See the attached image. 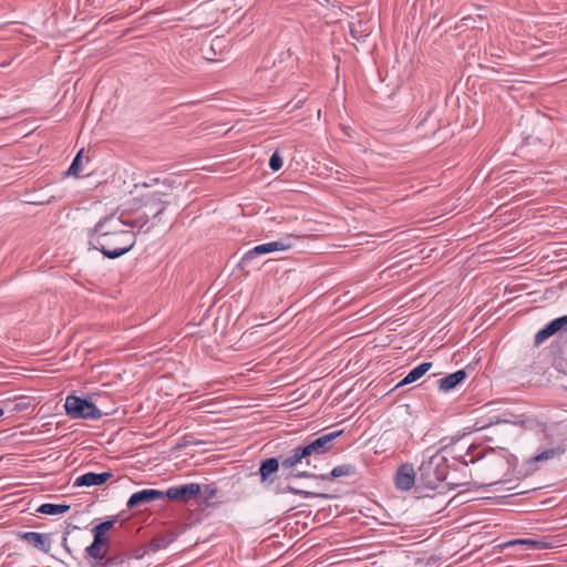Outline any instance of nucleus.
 I'll use <instances>...</instances> for the list:
<instances>
[{
  "mask_svg": "<svg viewBox=\"0 0 567 567\" xmlns=\"http://www.w3.org/2000/svg\"><path fill=\"white\" fill-rule=\"evenodd\" d=\"M447 472V458L442 452L431 454L427 450L423 453L419 466V481L424 487L429 489L437 488L446 480Z\"/></svg>",
  "mask_w": 567,
  "mask_h": 567,
  "instance_id": "obj_3",
  "label": "nucleus"
},
{
  "mask_svg": "<svg viewBox=\"0 0 567 567\" xmlns=\"http://www.w3.org/2000/svg\"><path fill=\"white\" fill-rule=\"evenodd\" d=\"M290 476L308 478V477H312L313 475L307 471H302V472H298L297 474H289V475H287V478H289Z\"/></svg>",
  "mask_w": 567,
  "mask_h": 567,
  "instance_id": "obj_35",
  "label": "nucleus"
},
{
  "mask_svg": "<svg viewBox=\"0 0 567 567\" xmlns=\"http://www.w3.org/2000/svg\"><path fill=\"white\" fill-rule=\"evenodd\" d=\"M166 196L167 194L162 190L148 192L147 194L142 195L138 199V207L136 209H131L140 213L138 209L145 207L150 210H155L153 217L158 218L168 205V202L165 199Z\"/></svg>",
  "mask_w": 567,
  "mask_h": 567,
  "instance_id": "obj_6",
  "label": "nucleus"
},
{
  "mask_svg": "<svg viewBox=\"0 0 567 567\" xmlns=\"http://www.w3.org/2000/svg\"><path fill=\"white\" fill-rule=\"evenodd\" d=\"M110 477H112L111 472H89L78 476L74 481V486H100L104 484Z\"/></svg>",
  "mask_w": 567,
  "mask_h": 567,
  "instance_id": "obj_12",
  "label": "nucleus"
},
{
  "mask_svg": "<svg viewBox=\"0 0 567 567\" xmlns=\"http://www.w3.org/2000/svg\"><path fill=\"white\" fill-rule=\"evenodd\" d=\"M280 466V462L276 457H270L261 462L259 467V475L262 483L269 481L270 476L275 474Z\"/></svg>",
  "mask_w": 567,
  "mask_h": 567,
  "instance_id": "obj_15",
  "label": "nucleus"
},
{
  "mask_svg": "<svg viewBox=\"0 0 567 567\" xmlns=\"http://www.w3.org/2000/svg\"><path fill=\"white\" fill-rule=\"evenodd\" d=\"M83 151H80L76 156L74 157L73 162L71 163L70 167L68 168L66 174L69 176H78V174L82 171L80 162Z\"/></svg>",
  "mask_w": 567,
  "mask_h": 567,
  "instance_id": "obj_22",
  "label": "nucleus"
},
{
  "mask_svg": "<svg viewBox=\"0 0 567 567\" xmlns=\"http://www.w3.org/2000/svg\"><path fill=\"white\" fill-rule=\"evenodd\" d=\"M564 452H565V450L559 446L547 449V450L538 453L537 455L533 456L529 460V463H537V462H545V461L554 460V458L561 456L564 454Z\"/></svg>",
  "mask_w": 567,
  "mask_h": 567,
  "instance_id": "obj_18",
  "label": "nucleus"
},
{
  "mask_svg": "<svg viewBox=\"0 0 567 567\" xmlns=\"http://www.w3.org/2000/svg\"><path fill=\"white\" fill-rule=\"evenodd\" d=\"M432 368L431 362H423L413 368L398 384L396 388L411 384L421 379Z\"/></svg>",
  "mask_w": 567,
  "mask_h": 567,
  "instance_id": "obj_14",
  "label": "nucleus"
},
{
  "mask_svg": "<svg viewBox=\"0 0 567 567\" xmlns=\"http://www.w3.org/2000/svg\"><path fill=\"white\" fill-rule=\"evenodd\" d=\"M93 532V536H94V539H93V543L97 544V545H106L107 544V537L105 536V534L96 530L95 528L92 529Z\"/></svg>",
  "mask_w": 567,
  "mask_h": 567,
  "instance_id": "obj_26",
  "label": "nucleus"
},
{
  "mask_svg": "<svg viewBox=\"0 0 567 567\" xmlns=\"http://www.w3.org/2000/svg\"><path fill=\"white\" fill-rule=\"evenodd\" d=\"M558 331H559V329L557 327L556 319H554L535 334V343L539 344V343L544 342L546 339L554 336Z\"/></svg>",
  "mask_w": 567,
  "mask_h": 567,
  "instance_id": "obj_19",
  "label": "nucleus"
},
{
  "mask_svg": "<svg viewBox=\"0 0 567 567\" xmlns=\"http://www.w3.org/2000/svg\"><path fill=\"white\" fill-rule=\"evenodd\" d=\"M446 485H449L450 487L454 488V487H457V486H461V485H464L463 483H451V482H447Z\"/></svg>",
  "mask_w": 567,
  "mask_h": 567,
  "instance_id": "obj_37",
  "label": "nucleus"
},
{
  "mask_svg": "<svg viewBox=\"0 0 567 567\" xmlns=\"http://www.w3.org/2000/svg\"><path fill=\"white\" fill-rule=\"evenodd\" d=\"M56 406V402H48L40 408L38 412H43V416L49 414Z\"/></svg>",
  "mask_w": 567,
  "mask_h": 567,
  "instance_id": "obj_31",
  "label": "nucleus"
},
{
  "mask_svg": "<svg viewBox=\"0 0 567 567\" xmlns=\"http://www.w3.org/2000/svg\"><path fill=\"white\" fill-rule=\"evenodd\" d=\"M85 553L90 559L91 558H101V556L106 555V549L103 548L102 545L92 543L90 546L86 547Z\"/></svg>",
  "mask_w": 567,
  "mask_h": 567,
  "instance_id": "obj_21",
  "label": "nucleus"
},
{
  "mask_svg": "<svg viewBox=\"0 0 567 567\" xmlns=\"http://www.w3.org/2000/svg\"><path fill=\"white\" fill-rule=\"evenodd\" d=\"M114 525V520H105L99 525H96L94 528L103 534L109 532Z\"/></svg>",
  "mask_w": 567,
  "mask_h": 567,
  "instance_id": "obj_28",
  "label": "nucleus"
},
{
  "mask_svg": "<svg viewBox=\"0 0 567 567\" xmlns=\"http://www.w3.org/2000/svg\"><path fill=\"white\" fill-rule=\"evenodd\" d=\"M415 471L411 464H402L399 466L395 476V485L401 491H409L415 483Z\"/></svg>",
  "mask_w": 567,
  "mask_h": 567,
  "instance_id": "obj_10",
  "label": "nucleus"
},
{
  "mask_svg": "<svg viewBox=\"0 0 567 567\" xmlns=\"http://www.w3.org/2000/svg\"><path fill=\"white\" fill-rule=\"evenodd\" d=\"M20 537L35 544V532L23 533Z\"/></svg>",
  "mask_w": 567,
  "mask_h": 567,
  "instance_id": "obj_34",
  "label": "nucleus"
},
{
  "mask_svg": "<svg viewBox=\"0 0 567 567\" xmlns=\"http://www.w3.org/2000/svg\"><path fill=\"white\" fill-rule=\"evenodd\" d=\"M37 538H38V544H40V543H42V542H43V540H42V535H41V534H39V533H38V535H37Z\"/></svg>",
  "mask_w": 567,
  "mask_h": 567,
  "instance_id": "obj_38",
  "label": "nucleus"
},
{
  "mask_svg": "<svg viewBox=\"0 0 567 567\" xmlns=\"http://www.w3.org/2000/svg\"><path fill=\"white\" fill-rule=\"evenodd\" d=\"M298 239H299L298 236L286 235L284 237L279 238L278 240L257 245L244 255L243 262H247L257 256L271 254L275 251L289 250L290 248H292L295 246V244Z\"/></svg>",
  "mask_w": 567,
  "mask_h": 567,
  "instance_id": "obj_5",
  "label": "nucleus"
},
{
  "mask_svg": "<svg viewBox=\"0 0 567 567\" xmlns=\"http://www.w3.org/2000/svg\"><path fill=\"white\" fill-rule=\"evenodd\" d=\"M522 546L525 550H543L554 547V540L550 537L542 538H517L502 545V547Z\"/></svg>",
  "mask_w": 567,
  "mask_h": 567,
  "instance_id": "obj_8",
  "label": "nucleus"
},
{
  "mask_svg": "<svg viewBox=\"0 0 567 567\" xmlns=\"http://www.w3.org/2000/svg\"><path fill=\"white\" fill-rule=\"evenodd\" d=\"M200 485L197 483H189L178 486H171L164 492V497L171 501L188 502L194 499L200 494Z\"/></svg>",
  "mask_w": 567,
  "mask_h": 567,
  "instance_id": "obj_7",
  "label": "nucleus"
},
{
  "mask_svg": "<svg viewBox=\"0 0 567 567\" xmlns=\"http://www.w3.org/2000/svg\"><path fill=\"white\" fill-rule=\"evenodd\" d=\"M556 322L559 331H567V315L556 318Z\"/></svg>",
  "mask_w": 567,
  "mask_h": 567,
  "instance_id": "obj_32",
  "label": "nucleus"
},
{
  "mask_svg": "<svg viewBox=\"0 0 567 567\" xmlns=\"http://www.w3.org/2000/svg\"><path fill=\"white\" fill-rule=\"evenodd\" d=\"M355 473V467L351 464H342V465H339V466H336L331 472L330 474L328 475H320L319 477L323 481H327V480H332V478H338V477H342V476H351V475H354Z\"/></svg>",
  "mask_w": 567,
  "mask_h": 567,
  "instance_id": "obj_17",
  "label": "nucleus"
},
{
  "mask_svg": "<svg viewBox=\"0 0 567 567\" xmlns=\"http://www.w3.org/2000/svg\"><path fill=\"white\" fill-rule=\"evenodd\" d=\"M56 425H58V422L54 423V430L58 429ZM52 426H53V423L50 421L42 423L40 426L38 425V435L43 434L45 432H51Z\"/></svg>",
  "mask_w": 567,
  "mask_h": 567,
  "instance_id": "obj_27",
  "label": "nucleus"
},
{
  "mask_svg": "<svg viewBox=\"0 0 567 567\" xmlns=\"http://www.w3.org/2000/svg\"><path fill=\"white\" fill-rule=\"evenodd\" d=\"M122 561H123V558L120 555L110 556V557L105 556L106 567L115 566L117 564H121Z\"/></svg>",
  "mask_w": 567,
  "mask_h": 567,
  "instance_id": "obj_29",
  "label": "nucleus"
},
{
  "mask_svg": "<svg viewBox=\"0 0 567 567\" xmlns=\"http://www.w3.org/2000/svg\"><path fill=\"white\" fill-rule=\"evenodd\" d=\"M55 196L50 193V190L41 188V193H38V205L50 204L52 198Z\"/></svg>",
  "mask_w": 567,
  "mask_h": 567,
  "instance_id": "obj_23",
  "label": "nucleus"
},
{
  "mask_svg": "<svg viewBox=\"0 0 567 567\" xmlns=\"http://www.w3.org/2000/svg\"><path fill=\"white\" fill-rule=\"evenodd\" d=\"M370 28L363 27L361 23L359 25H355L354 23L350 24V33L353 39L355 40H362L367 38L370 34Z\"/></svg>",
  "mask_w": 567,
  "mask_h": 567,
  "instance_id": "obj_20",
  "label": "nucleus"
},
{
  "mask_svg": "<svg viewBox=\"0 0 567 567\" xmlns=\"http://www.w3.org/2000/svg\"><path fill=\"white\" fill-rule=\"evenodd\" d=\"M282 158L277 152H275L269 158V167L276 172L282 167Z\"/></svg>",
  "mask_w": 567,
  "mask_h": 567,
  "instance_id": "obj_24",
  "label": "nucleus"
},
{
  "mask_svg": "<svg viewBox=\"0 0 567 567\" xmlns=\"http://www.w3.org/2000/svg\"><path fill=\"white\" fill-rule=\"evenodd\" d=\"M41 363V360L38 359V368H37V371L38 372H48V370L42 365L40 364Z\"/></svg>",
  "mask_w": 567,
  "mask_h": 567,
  "instance_id": "obj_36",
  "label": "nucleus"
},
{
  "mask_svg": "<svg viewBox=\"0 0 567 567\" xmlns=\"http://www.w3.org/2000/svg\"><path fill=\"white\" fill-rule=\"evenodd\" d=\"M70 509V505L66 504H51L45 503L38 506V513L50 516L63 515Z\"/></svg>",
  "mask_w": 567,
  "mask_h": 567,
  "instance_id": "obj_16",
  "label": "nucleus"
},
{
  "mask_svg": "<svg viewBox=\"0 0 567 567\" xmlns=\"http://www.w3.org/2000/svg\"><path fill=\"white\" fill-rule=\"evenodd\" d=\"M64 409L72 419L97 420L102 416L94 403L75 395L66 396Z\"/></svg>",
  "mask_w": 567,
  "mask_h": 567,
  "instance_id": "obj_4",
  "label": "nucleus"
},
{
  "mask_svg": "<svg viewBox=\"0 0 567 567\" xmlns=\"http://www.w3.org/2000/svg\"><path fill=\"white\" fill-rule=\"evenodd\" d=\"M342 433V431L323 434L313 441L292 449L288 454L281 456L280 467L282 471L297 468L299 465L310 466L319 456L329 452L332 442Z\"/></svg>",
  "mask_w": 567,
  "mask_h": 567,
  "instance_id": "obj_2",
  "label": "nucleus"
},
{
  "mask_svg": "<svg viewBox=\"0 0 567 567\" xmlns=\"http://www.w3.org/2000/svg\"><path fill=\"white\" fill-rule=\"evenodd\" d=\"M466 378V372L464 370H458L454 373H451L437 381L439 389L443 392H449L454 389L457 384L464 381Z\"/></svg>",
  "mask_w": 567,
  "mask_h": 567,
  "instance_id": "obj_13",
  "label": "nucleus"
},
{
  "mask_svg": "<svg viewBox=\"0 0 567 567\" xmlns=\"http://www.w3.org/2000/svg\"><path fill=\"white\" fill-rule=\"evenodd\" d=\"M44 382H45V380H42V379H41V380H39V379H38L37 386L39 388V386H40V385H42V383H44Z\"/></svg>",
  "mask_w": 567,
  "mask_h": 567,
  "instance_id": "obj_39",
  "label": "nucleus"
},
{
  "mask_svg": "<svg viewBox=\"0 0 567 567\" xmlns=\"http://www.w3.org/2000/svg\"><path fill=\"white\" fill-rule=\"evenodd\" d=\"M166 545H167V543L165 540H163V542L153 540L151 543V548H152V550L156 551V550L164 549L166 547Z\"/></svg>",
  "mask_w": 567,
  "mask_h": 567,
  "instance_id": "obj_33",
  "label": "nucleus"
},
{
  "mask_svg": "<svg viewBox=\"0 0 567 567\" xmlns=\"http://www.w3.org/2000/svg\"><path fill=\"white\" fill-rule=\"evenodd\" d=\"M285 492L287 493H291V494H295V495H301L303 497H313V496H322V497H327V495H323V494H315L312 492H307V491H302V489H297L295 487H291V486H288Z\"/></svg>",
  "mask_w": 567,
  "mask_h": 567,
  "instance_id": "obj_25",
  "label": "nucleus"
},
{
  "mask_svg": "<svg viewBox=\"0 0 567 567\" xmlns=\"http://www.w3.org/2000/svg\"><path fill=\"white\" fill-rule=\"evenodd\" d=\"M51 457V455L48 457H38V477L52 475L62 470L63 462L60 461V456Z\"/></svg>",
  "mask_w": 567,
  "mask_h": 567,
  "instance_id": "obj_11",
  "label": "nucleus"
},
{
  "mask_svg": "<svg viewBox=\"0 0 567 567\" xmlns=\"http://www.w3.org/2000/svg\"><path fill=\"white\" fill-rule=\"evenodd\" d=\"M147 213L122 208L100 219L90 230V244L105 257L115 259L128 252L136 243V235L150 231Z\"/></svg>",
  "mask_w": 567,
  "mask_h": 567,
  "instance_id": "obj_1",
  "label": "nucleus"
},
{
  "mask_svg": "<svg viewBox=\"0 0 567 567\" xmlns=\"http://www.w3.org/2000/svg\"><path fill=\"white\" fill-rule=\"evenodd\" d=\"M3 413H4V412H3V410H2V409H0V416H2V415H3Z\"/></svg>",
  "mask_w": 567,
  "mask_h": 567,
  "instance_id": "obj_40",
  "label": "nucleus"
},
{
  "mask_svg": "<svg viewBox=\"0 0 567 567\" xmlns=\"http://www.w3.org/2000/svg\"><path fill=\"white\" fill-rule=\"evenodd\" d=\"M89 565L90 567H106L105 556H101V558H91Z\"/></svg>",
  "mask_w": 567,
  "mask_h": 567,
  "instance_id": "obj_30",
  "label": "nucleus"
},
{
  "mask_svg": "<svg viewBox=\"0 0 567 567\" xmlns=\"http://www.w3.org/2000/svg\"><path fill=\"white\" fill-rule=\"evenodd\" d=\"M164 498V492L158 489H142L131 495L127 508L133 509L142 505Z\"/></svg>",
  "mask_w": 567,
  "mask_h": 567,
  "instance_id": "obj_9",
  "label": "nucleus"
}]
</instances>
